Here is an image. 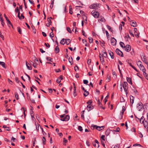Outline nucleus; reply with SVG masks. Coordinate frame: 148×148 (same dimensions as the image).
Listing matches in <instances>:
<instances>
[{
    "label": "nucleus",
    "instance_id": "37998d69",
    "mask_svg": "<svg viewBox=\"0 0 148 148\" xmlns=\"http://www.w3.org/2000/svg\"><path fill=\"white\" fill-rule=\"evenodd\" d=\"M99 20L103 22H105L106 21L105 19L104 18V17L102 16H101V19H99Z\"/></svg>",
    "mask_w": 148,
    "mask_h": 148
},
{
    "label": "nucleus",
    "instance_id": "052dcab7",
    "mask_svg": "<svg viewBox=\"0 0 148 148\" xmlns=\"http://www.w3.org/2000/svg\"><path fill=\"white\" fill-rule=\"evenodd\" d=\"M95 142L98 145V147H99V143L98 141V140L96 139L95 140Z\"/></svg>",
    "mask_w": 148,
    "mask_h": 148
},
{
    "label": "nucleus",
    "instance_id": "393cba45",
    "mask_svg": "<svg viewBox=\"0 0 148 148\" xmlns=\"http://www.w3.org/2000/svg\"><path fill=\"white\" fill-rule=\"evenodd\" d=\"M110 130L109 129H108L106 131V136H108L110 132Z\"/></svg>",
    "mask_w": 148,
    "mask_h": 148
},
{
    "label": "nucleus",
    "instance_id": "4d7b16f0",
    "mask_svg": "<svg viewBox=\"0 0 148 148\" xmlns=\"http://www.w3.org/2000/svg\"><path fill=\"white\" fill-rule=\"evenodd\" d=\"M61 80L60 79V78H58L57 80H56V82L57 83L59 84V83L60 82H61Z\"/></svg>",
    "mask_w": 148,
    "mask_h": 148
},
{
    "label": "nucleus",
    "instance_id": "a211bd4d",
    "mask_svg": "<svg viewBox=\"0 0 148 148\" xmlns=\"http://www.w3.org/2000/svg\"><path fill=\"white\" fill-rule=\"evenodd\" d=\"M1 14H0V21H1V23L2 25L3 26V27L4 26V25H5V23L3 22V18L1 16Z\"/></svg>",
    "mask_w": 148,
    "mask_h": 148
},
{
    "label": "nucleus",
    "instance_id": "ddd939ff",
    "mask_svg": "<svg viewBox=\"0 0 148 148\" xmlns=\"http://www.w3.org/2000/svg\"><path fill=\"white\" fill-rule=\"evenodd\" d=\"M130 24L133 27H136L137 26V24L136 21H132L130 22Z\"/></svg>",
    "mask_w": 148,
    "mask_h": 148
},
{
    "label": "nucleus",
    "instance_id": "c85d7f7f",
    "mask_svg": "<svg viewBox=\"0 0 148 148\" xmlns=\"http://www.w3.org/2000/svg\"><path fill=\"white\" fill-rule=\"evenodd\" d=\"M69 13L70 14H72L73 12L72 11V6L71 5H69Z\"/></svg>",
    "mask_w": 148,
    "mask_h": 148
},
{
    "label": "nucleus",
    "instance_id": "e2e57ef3",
    "mask_svg": "<svg viewBox=\"0 0 148 148\" xmlns=\"http://www.w3.org/2000/svg\"><path fill=\"white\" fill-rule=\"evenodd\" d=\"M105 32H106V34L107 37V38L108 39V38H109V34L108 33V32L107 31H105Z\"/></svg>",
    "mask_w": 148,
    "mask_h": 148
},
{
    "label": "nucleus",
    "instance_id": "79ce46f5",
    "mask_svg": "<svg viewBox=\"0 0 148 148\" xmlns=\"http://www.w3.org/2000/svg\"><path fill=\"white\" fill-rule=\"evenodd\" d=\"M46 59L47 61L52 62V61L51 60L52 59V58H50L49 57H47L46 58Z\"/></svg>",
    "mask_w": 148,
    "mask_h": 148
},
{
    "label": "nucleus",
    "instance_id": "0eeeda50",
    "mask_svg": "<svg viewBox=\"0 0 148 148\" xmlns=\"http://www.w3.org/2000/svg\"><path fill=\"white\" fill-rule=\"evenodd\" d=\"M125 50L127 52H129L131 49V47L129 45H127L125 46H124Z\"/></svg>",
    "mask_w": 148,
    "mask_h": 148
},
{
    "label": "nucleus",
    "instance_id": "5fc2aeb1",
    "mask_svg": "<svg viewBox=\"0 0 148 148\" xmlns=\"http://www.w3.org/2000/svg\"><path fill=\"white\" fill-rule=\"evenodd\" d=\"M20 11L18 12V15H17V16L20 19V20H21L22 19V18H21V16H20Z\"/></svg>",
    "mask_w": 148,
    "mask_h": 148
},
{
    "label": "nucleus",
    "instance_id": "412c9836",
    "mask_svg": "<svg viewBox=\"0 0 148 148\" xmlns=\"http://www.w3.org/2000/svg\"><path fill=\"white\" fill-rule=\"evenodd\" d=\"M126 79H127V82L129 83H130L132 85V82L131 78L130 77H127Z\"/></svg>",
    "mask_w": 148,
    "mask_h": 148
},
{
    "label": "nucleus",
    "instance_id": "a878e982",
    "mask_svg": "<svg viewBox=\"0 0 148 148\" xmlns=\"http://www.w3.org/2000/svg\"><path fill=\"white\" fill-rule=\"evenodd\" d=\"M60 51L59 48L57 46L56 47L55 49V52L56 53H58Z\"/></svg>",
    "mask_w": 148,
    "mask_h": 148
},
{
    "label": "nucleus",
    "instance_id": "423d86ee",
    "mask_svg": "<svg viewBox=\"0 0 148 148\" xmlns=\"http://www.w3.org/2000/svg\"><path fill=\"white\" fill-rule=\"evenodd\" d=\"M138 105L137 107V109L138 111H140L142 110L143 106V104L141 102H140L138 103Z\"/></svg>",
    "mask_w": 148,
    "mask_h": 148
},
{
    "label": "nucleus",
    "instance_id": "bb28decb",
    "mask_svg": "<svg viewBox=\"0 0 148 148\" xmlns=\"http://www.w3.org/2000/svg\"><path fill=\"white\" fill-rule=\"evenodd\" d=\"M0 64L2 66L3 68H6V67L5 66V63L4 62L0 61Z\"/></svg>",
    "mask_w": 148,
    "mask_h": 148
},
{
    "label": "nucleus",
    "instance_id": "20e7f679",
    "mask_svg": "<svg viewBox=\"0 0 148 148\" xmlns=\"http://www.w3.org/2000/svg\"><path fill=\"white\" fill-rule=\"evenodd\" d=\"M70 117L69 115H67L66 116L63 118H61L60 120L62 121H68Z\"/></svg>",
    "mask_w": 148,
    "mask_h": 148
},
{
    "label": "nucleus",
    "instance_id": "69168bd1",
    "mask_svg": "<svg viewBox=\"0 0 148 148\" xmlns=\"http://www.w3.org/2000/svg\"><path fill=\"white\" fill-rule=\"evenodd\" d=\"M120 145L119 144H116L115 145L114 148H119Z\"/></svg>",
    "mask_w": 148,
    "mask_h": 148
},
{
    "label": "nucleus",
    "instance_id": "cd10ccee",
    "mask_svg": "<svg viewBox=\"0 0 148 148\" xmlns=\"http://www.w3.org/2000/svg\"><path fill=\"white\" fill-rule=\"evenodd\" d=\"M140 70H142L143 72H144L146 71V69L144 67V66L143 65L141 66V67H140L139 68Z\"/></svg>",
    "mask_w": 148,
    "mask_h": 148
},
{
    "label": "nucleus",
    "instance_id": "680f3d73",
    "mask_svg": "<svg viewBox=\"0 0 148 148\" xmlns=\"http://www.w3.org/2000/svg\"><path fill=\"white\" fill-rule=\"evenodd\" d=\"M15 12H19V9H18V7H17L15 9Z\"/></svg>",
    "mask_w": 148,
    "mask_h": 148
},
{
    "label": "nucleus",
    "instance_id": "a19ab883",
    "mask_svg": "<svg viewBox=\"0 0 148 148\" xmlns=\"http://www.w3.org/2000/svg\"><path fill=\"white\" fill-rule=\"evenodd\" d=\"M88 39L89 40V42L90 43H92L93 39L91 37H89Z\"/></svg>",
    "mask_w": 148,
    "mask_h": 148
},
{
    "label": "nucleus",
    "instance_id": "f8f14e48",
    "mask_svg": "<svg viewBox=\"0 0 148 148\" xmlns=\"http://www.w3.org/2000/svg\"><path fill=\"white\" fill-rule=\"evenodd\" d=\"M91 9H97L98 8L97 7V4H94L90 5L89 7Z\"/></svg>",
    "mask_w": 148,
    "mask_h": 148
},
{
    "label": "nucleus",
    "instance_id": "0e129e2a",
    "mask_svg": "<svg viewBox=\"0 0 148 148\" xmlns=\"http://www.w3.org/2000/svg\"><path fill=\"white\" fill-rule=\"evenodd\" d=\"M15 80L17 83H19V81L18 79V77H16L15 78Z\"/></svg>",
    "mask_w": 148,
    "mask_h": 148
},
{
    "label": "nucleus",
    "instance_id": "7c9ffc66",
    "mask_svg": "<svg viewBox=\"0 0 148 148\" xmlns=\"http://www.w3.org/2000/svg\"><path fill=\"white\" fill-rule=\"evenodd\" d=\"M42 141L43 142V144L45 145L46 144V140L45 138L44 137H43L42 138Z\"/></svg>",
    "mask_w": 148,
    "mask_h": 148
},
{
    "label": "nucleus",
    "instance_id": "4be33fe9",
    "mask_svg": "<svg viewBox=\"0 0 148 148\" xmlns=\"http://www.w3.org/2000/svg\"><path fill=\"white\" fill-rule=\"evenodd\" d=\"M139 119L140 120V123H144L145 120L144 117L143 116H142L140 119Z\"/></svg>",
    "mask_w": 148,
    "mask_h": 148
},
{
    "label": "nucleus",
    "instance_id": "8fccbe9b",
    "mask_svg": "<svg viewBox=\"0 0 148 148\" xmlns=\"http://www.w3.org/2000/svg\"><path fill=\"white\" fill-rule=\"evenodd\" d=\"M89 94V92L88 91H86L85 93L84 94V95L85 97H86Z\"/></svg>",
    "mask_w": 148,
    "mask_h": 148
},
{
    "label": "nucleus",
    "instance_id": "49530a36",
    "mask_svg": "<svg viewBox=\"0 0 148 148\" xmlns=\"http://www.w3.org/2000/svg\"><path fill=\"white\" fill-rule=\"evenodd\" d=\"M41 130H42V134H43V136H45L47 135L46 133H45V132H44V130H43V129L41 127Z\"/></svg>",
    "mask_w": 148,
    "mask_h": 148
},
{
    "label": "nucleus",
    "instance_id": "3c124183",
    "mask_svg": "<svg viewBox=\"0 0 148 148\" xmlns=\"http://www.w3.org/2000/svg\"><path fill=\"white\" fill-rule=\"evenodd\" d=\"M54 3V2L51 1V3L50 5V8L52 9L53 7V5Z\"/></svg>",
    "mask_w": 148,
    "mask_h": 148
},
{
    "label": "nucleus",
    "instance_id": "9d476101",
    "mask_svg": "<svg viewBox=\"0 0 148 148\" xmlns=\"http://www.w3.org/2000/svg\"><path fill=\"white\" fill-rule=\"evenodd\" d=\"M4 16L5 17L6 20L8 22V23L11 26H12V27H13V25H12V24L11 23V22L9 20L8 18L6 16V15L5 14H4Z\"/></svg>",
    "mask_w": 148,
    "mask_h": 148
},
{
    "label": "nucleus",
    "instance_id": "7ed1b4c3",
    "mask_svg": "<svg viewBox=\"0 0 148 148\" xmlns=\"http://www.w3.org/2000/svg\"><path fill=\"white\" fill-rule=\"evenodd\" d=\"M115 51L116 53L119 56L122 57L123 56V52L118 48L116 49Z\"/></svg>",
    "mask_w": 148,
    "mask_h": 148
},
{
    "label": "nucleus",
    "instance_id": "6e6d98bb",
    "mask_svg": "<svg viewBox=\"0 0 148 148\" xmlns=\"http://www.w3.org/2000/svg\"><path fill=\"white\" fill-rule=\"evenodd\" d=\"M129 33L130 34L132 35V36H133V37H134V34H133V33H132V31L130 30H129Z\"/></svg>",
    "mask_w": 148,
    "mask_h": 148
},
{
    "label": "nucleus",
    "instance_id": "f704fd0d",
    "mask_svg": "<svg viewBox=\"0 0 148 148\" xmlns=\"http://www.w3.org/2000/svg\"><path fill=\"white\" fill-rule=\"evenodd\" d=\"M18 31L20 34H22L21 30L20 27H17Z\"/></svg>",
    "mask_w": 148,
    "mask_h": 148
},
{
    "label": "nucleus",
    "instance_id": "6ab92c4d",
    "mask_svg": "<svg viewBox=\"0 0 148 148\" xmlns=\"http://www.w3.org/2000/svg\"><path fill=\"white\" fill-rule=\"evenodd\" d=\"M26 64L27 69L29 70H31L32 69V67L29 64L27 63V61H26Z\"/></svg>",
    "mask_w": 148,
    "mask_h": 148
},
{
    "label": "nucleus",
    "instance_id": "58836bf2",
    "mask_svg": "<svg viewBox=\"0 0 148 148\" xmlns=\"http://www.w3.org/2000/svg\"><path fill=\"white\" fill-rule=\"evenodd\" d=\"M102 56L105 58H107V54L106 52H103V53L102 54Z\"/></svg>",
    "mask_w": 148,
    "mask_h": 148
},
{
    "label": "nucleus",
    "instance_id": "dca6fc26",
    "mask_svg": "<svg viewBox=\"0 0 148 148\" xmlns=\"http://www.w3.org/2000/svg\"><path fill=\"white\" fill-rule=\"evenodd\" d=\"M93 108V106L92 105L89 106L87 105V109L88 111H90Z\"/></svg>",
    "mask_w": 148,
    "mask_h": 148
},
{
    "label": "nucleus",
    "instance_id": "338daca9",
    "mask_svg": "<svg viewBox=\"0 0 148 148\" xmlns=\"http://www.w3.org/2000/svg\"><path fill=\"white\" fill-rule=\"evenodd\" d=\"M83 16L84 17H83V18L84 19V20H85L86 21H87V17L85 15H83Z\"/></svg>",
    "mask_w": 148,
    "mask_h": 148
},
{
    "label": "nucleus",
    "instance_id": "c9c22d12",
    "mask_svg": "<svg viewBox=\"0 0 148 148\" xmlns=\"http://www.w3.org/2000/svg\"><path fill=\"white\" fill-rule=\"evenodd\" d=\"M65 40V39L64 38H63L61 40L60 43L62 45L64 44L65 43V42L64 41Z\"/></svg>",
    "mask_w": 148,
    "mask_h": 148
},
{
    "label": "nucleus",
    "instance_id": "a18cd8bd",
    "mask_svg": "<svg viewBox=\"0 0 148 148\" xmlns=\"http://www.w3.org/2000/svg\"><path fill=\"white\" fill-rule=\"evenodd\" d=\"M47 21L48 22V23L50 25H51L52 24V22L51 20L49 18H48L47 19Z\"/></svg>",
    "mask_w": 148,
    "mask_h": 148
},
{
    "label": "nucleus",
    "instance_id": "1a4fd4ad",
    "mask_svg": "<svg viewBox=\"0 0 148 148\" xmlns=\"http://www.w3.org/2000/svg\"><path fill=\"white\" fill-rule=\"evenodd\" d=\"M125 110V108L124 106H123L122 107V111L120 113V115H121V119L123 117V115L124 112Z\"/></svg>",
    "mask_w": 148,
    "mask_h": 148
},
{
    "label": "nucleus",
    "instance_id": "9b49d317",
    "mask_svg": "<svg viewBox=\"0 0 148 148\" xmlns=\"http://www.w3.org/2000/svg\"><path fill=\"white\" fill-rule=\"evenodd\" d=\"M93 127V128H94L95 127H96V129L97 130L99 131H100L102 129H101V128L102 127H104V126H102L101 127H99V126H97L96 125H93V126H92V127Z\"/></svg>",
    "mask_w": 148,
    "mask_h": 148
},
{
    "label": "nucleus",
    "instance_id": "4c0bfd02",
    "mask_svg": "<svg viewBox=\"0 0 148 148\" xmlns=\"http://www.w3.org/2000/svg\"><path fill=\"white\" fill-rule=\"evenodd\" d=\"M92 101V100H90L88 101L87 103L88 104V105L90 106L91 105Z\"/></svg>",
    "mask_w": 148,
    "mask_h": 148
},
{
    "label": "nucleus",
    "instance_id": "13d9d810",
    "mask_svg": "<svg viewBox=\"0 0 148 148\" xmlns=\"http://www.w3.org/2000/svg\"><path fill=\"white\" fill-rule=\"evenodd\" d=\"M83 83L84 84H86L88 83V81L87 80H83Z\"/></svg>",
    "mask_w": 148,
    "mask_h": 148
},
{
    "label": "nucleus",
    "instance_id": "774afa93",
    "mask_svg": "<svg viewBox=\"0 0 148 148\" xmlns=\"http://www.w3.org/2000/svg\"><path fill=\"white\" fill-rule=\"evenodd\" d=\"M31 102L33 103H35V100L34 99H31V98L29 99Z\"/></svg>",
    "mask_w": 148,
    "mask_h": 148
},
{
    "label": "nucleus",
    "instance_id": "603ef678",
    "mask_svg": "<svg viewBox=\"0 0 148 148\" xmlns=\"http://www.w3.org/2000/svg\"><path fill=\"white\" fill-rule=\"evenodd\" d=\"M66 29H67V31L69 33H71V30L70 29V28L69 27H66Z\"/></svg>",
    "mask_w": 148,
    "mask_h": 148
},
{
    "label": "nucleus",
    "instance_id": "de8ad7c7",
    "mask_svg": "<svg viewBox=\"0 0 148 148\" xmlns=\"http://www.w3.org/2000/svg\"><path fill=\"white\" fill-rule=\"evenodd\" d=\"M32 28L33 29V32H34L35 34L36 33V30L35 29V27L34 26H32Z\"/></svg>",
    "mask_w": 148,
    "mask_h": 148
},
{
    "label": "nucleus",
    "instance_id": "72a5a7b5",
    "mask_svg": "<svg viewBox=\"0 0 148 148\" xmlns=\"http://www.w3.org/2000/svg\"><path fill=\"white\" fill-rule=\"evenodd\" d=\"M143 75L145 78L147 80H148V75L145 72H143Z\"/></svg>",
    "mask_w": 148,
    "mask_h": 148
},
{
    "label": "nucleus",
    "instance_id": "ea45409f",
    "mask_svg": "<svg viewBox=\"0 0 148 148\" xmlns=\"http://www.w3.org/2000/svg\"><path fill=\"white\" fill-rule=\"evenodd\" d=\"M106 27L107 28H108V29L109 30H110L112 32V28L110 26L108 25H106Z\"/></svg>",
    "mask_w": 148,
    "mask_h": 148
},
{
    "label": "nucleus",
    "instance_id": "09e8293b",
    "mask_svg": "<svg viewBox=\"0 0 148 148\" xmlns=\"http://www.w3.org/2000/svg\"><path fill=\"white\" fill-rule=\"evenodd\" d=\"M100 44H101V46L102 47H103V46H104V44H105V42H104V41H103V42H101V41H100Z\"/></svg>",
    "mask_w": 148,
    "mask_h": 148
},
{
    "label": "nucleus",
    "instance_id": "f257e3e1",
    "mask_svg": "<svg viewBox=\"0 0 148 148\" xmlns=\"http://www.w3.org/2000/svg\"><path fill=\"white\" fill-rule=\"evenodd\" d=\"M123 84V86L124 89V91L126 93V94L127 95L128 93V84L127 82H124Z\"/></svg>",
    "mask_w": 148,
    "mask_h": 148
},
{
    "label": "nucleus",
    "instance_id": "aec40b11",
    "mask_svg": "<svg viewBox=\"0 0 148 148\" xmlns=\"http://www.w3.org/2000/svg\"><path fill=\"white\" fill-rule=\"evenodd\" d=\"M130 102L131 103H132V105L133 104L134 102V98L132 96H131L130 97Z\"/></svg>",
    "mask_w": 148,
    "mask_h": 148
},
{
    "label": "nucleus",
    "instance_id": "39448f33",
    "mask_svg": "<svg viewBox=\"0 0 148 148\" xmlns=\"http://www.w3.org/2000/svg\"><path fill=\"white\" fill-rule=\"evenodd\" d=\"M141 57L142 60L146 64H148V62L147 61L146 57L145 56H141Z\"/></svg>",
    "mask_w": 148,
    "mask_h": 148
},
{
    "label": "nucleus",
    "instance_id": "473e14b6",
    "mask_svg": "<svg viewBox=\"0 0 148 148\" xmlns=\"http://www.w3.org/2000/svg\"><path fill=\"white\" fill-rule=\"evenodd\" d=\"M15 98H16V100H18L19 99L18 95L17 92H15L14 94Z\"/></svg>",
    "mask_w": 148,
    "mask_h": 148
},
{
    "label": "nucleus",
    "instance_id": "c756f323",
    "mask_svg": "<svg viewBox=\"0 0 148 148\" xmlns=\"http://www.w3.org/2000/svg\"><path fill=\"white\" fill-rule=\"evenodd\" d=\"M69 62L71 63V64L72 65L73 63V61L72 57H71V59H70V57L69 59Z\"/></svg>",
    "mask_w": 148,
    "mask_h": 148
},
{
    "label": "nucleus",
    "instance_id": "c03bdc74",
    "mask_svg": "<svg viewBox=\"0 0 148 148\" xmlns=\"http://www.w3.org/2000/svg\"><path fill=\"white\" fill-rule=\"evenodd\" d=\"M119 44L122 47V48H124V46H123V45H124V43L122 42H119Z\"/></svg>",
    "mask_w": 148,
    "mask_h": 148
},
{
    "label": "nucleus",
    "instance_id": "2eb2a0df",
    "mask_svg": "<svg viewBox=\"0 0 148 148\" xmlns=\"http://www.w3.org/2000/svg\"><path fill=\"white\" fill-rule=\"evenodd\" d=\"M97 103L98 106H99L100 108H101L103 110H104L105 109V107H102V104L100 102L99 99Z\"/></svg>",
    "mask_w": 148,
    "mask_h": 148
},
{
    "label": "nucleus",
    "instance_id": "f03ea898",
    "mask_svg": "<svg viewBox=\"0 0 148 148\" xmlns=\"http://www.w3.org/2000/svg\"><path fill=\"white\" fill-rule=\"evenodd\" d=\"M92 15L95 18H98L99 16V13L96 11H92L91 12Z\"/></svg>",
    "mask_w": 148,
    "mask_h": 148
},
{
    "label": "nucleus",
    "instance_id": "5701e85b",
    "mask_svg": "<svg viewBox=\"0 0 148 148\" xmlns=\"http://www.w3.org/2000/svg\"><path fill=\"white\" fill-rule=\"evenodd\" d=\"M65 43L67 45H69L71 42V40L69 39H65Z\"/></svg>",
    "mask_w": 148,
    "mask_h": 148
},
{
    "label": "nucleus",
    "instance_id": "bf43d9fd",
    "mask_svg": "<svg viewBox=\"0 0 148 148\" xmlns=\"http://www.w3.org/2000/svg\"><path fill=\"white\" fill-rule=\"evenodd\" d=\"M95 142L98 145V147H99V143L98 141V140L96 139L95 140Z\"/></svg>",
    "mask_w": 148,
    "mask_h": 148
},
{
    "label": "nucleus",
    "instance_id": "b1692460",
    "mask_svg": "<svg viewBox=\"0 0 148 148\" xmlns=\"http://www.w3.org/2000/svg\"><path fill=\"white\" fill-rule=\"evenodd\" d=\"M31 108L30 110V114L31 116L32 115H34V111L33 110V108L31 106Z\"/></svg>",
    "mask_w": 148,
    "mask_h": 148
},
{
    "label": "nucleus",
    "instance_id": "e433bc0d",
    "mask_svg": "<svg viewBox=\"0 0 148 148\" xmlns=\"http://www.w3.org/2000/svg\"><path fill=\"white\" fill-rule=\"evenodd\" d=\"M143 124L144 126L145 127H147L148 126V123L146 121H145V122H144V123H143Z\"/></svg>",
    "mask_w": 148,
    "mask_h": 148
},
{
    "label": "nucleus",
    "instance_id": "864d4df0",
    "mask_svg": "<svg viewBox=\"0 0 148 148\" xmlns=\"http://www.w3.org/2000/svg\"><path fill=\"white\" fill-rule=\"evenodd\" d=\"M78 130L80 131H82L83 130L81 126H79L78 127Z\"/></svg>",
    "mask_w": 148,
    "mask_h": 148
},
{
    "label": "nucleus",
    "instance_id": "4468645a",
    "mask_svg": "<svg viewBox=\"0 0 148 148\" xmlns=\"http://www.w3.org/2000/svg\"><path fill=\"white\" fill-rule=\"evenodd\" d=\"M103 56H102V55H101L100 53H99V58H100V60L102 63H103L104 61V59L103 58Z\"/></svg>",
    "mask_w": 148,
    "mask_h": 148
},
{
    "label": "nucleus",
    "instance_id": "2f4dec72",
    "mask_svg": "<svg viewBox=\"0 0 148 148\" xmlns=\"http://www.w3.org/2000/svg\"><path fill=\"white\" fill-rule=\"evenodd\" d=\"M50 36L52 38V40L54 41L53 40V39L52 38H53L54 36V35L53 34V33L52 32H51L49 34Z\"/></svg>",
    "mask_w": 148,
    "mask_h": 148
},
{
    "label": "nucleus",
    "instance_id": "f3484780",
    "mask_svg": "<svg viewBox=\"0 0 148 148\" xmlns=\"http://www.w3.org/2000/svg\"><path fill=\"white\" fill-rule=\"evenodd\" d=\"M108 52L109 53V54L112 59H113L114 58V56L113 53L110 50H108Z\"/></svg>",
    "mask_w": 148,
    "mask_h": 148
},
{
    "label": "nucleus",
    "instance_id": "6e6552de",
    "mask_svg": "<svg viewBox=\"0 0 148 148\" xmlns=\"http://www.w3.org/2000/svg\"><path fill=\"white\" fill-rule=\"evenodd\" d=\"M111 44L112 45H116V40L113 37L111 39Z\"/></svg>",
    "mask_w": 148,
    "mask_h": 148
}]
</instances>
